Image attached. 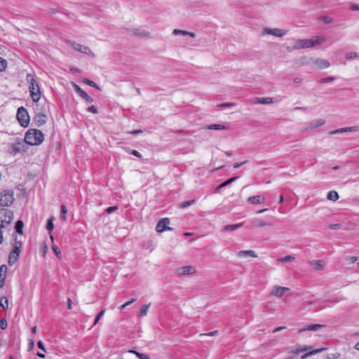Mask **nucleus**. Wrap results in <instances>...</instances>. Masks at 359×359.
I'll list each match as a JSON object with an SVG mask.
<instances>
[{
    "instance_id": "nucleus-51",
    "label": "nucleus",
    "mask_w": 359,
    "mask_h": 359,
    "mask_svg": "<svg viewBox=\"0 0 359 359\" xmlns=\"http://www.w3.org/2000/svg\"><path fill=\"white\" fill-rule=\"evenodd\" d=\"M104 310H102L100 312V313L96 316L95 319V321H94V323H93V325H95L98 322L99 320H100L101 317L104 315Z\"/></svg>"
},
{
    "instance_id": "nucleus-28",
    "label": "nucleus",
    "mask_w": 359,
    "mask_h": 359,
    "mask_svg": "<svg viewBox=\"0 0 359 359\" xmlns=\"http://www.w3.org/2000/svg\"><path fill=\"white\" fill-rule=\"evenodd\" d=\"M311 266L316 270H323L324 268L323 261L315 260L311 262Z\"/></svg>"
},
{
    "instance_id": "nucleus-5",
    "label": "nucleus",
    "mask_w": 359,
    "mask_h": 359,
    "mask_svg": "<svg viewBox=\"0 0 359 359\" xmlns=\"http://www.w3.org/2000/svg\"><path fill=\"white\" fill-rule=\"evenodd\" d=\"M17 118L20 126L23 128H27L29 126L30 118L28 112L25 107H20L18 109Z\"/></svg>"
},
{
    "instance_id": "nucleus-18",
    "label": "nucleus",
    "mask_w": 359,
    "mask_h": 359,
    "mask_svg": "<svg viewBox=\"0 0 359 359\" xmlns=\"http://www.w3.org/2000/svg\"><path fill=\"white\" fill-rule=\"evenodd\" d=\"M194 272L195 269L191 266H183L178 269V273L180 275H189L194 273Z\"/></svg>"
},
{
    "instance_id": "nucleus-54",
    "label": "nucleus",
    "mask_w": 359,
    "mask_h": 359,
    "mask_svg": "<svg viewBox=\"0 0 359 359\" xmlns=\"http://www.w3.org/2000/svg\"><path fill=\"white\" fill-rule=\"evenodd\" d=\"M87 111L88 112H91L93 114H97V109L95 106L92 105L87 108Z\"/></svg>"
},
{
    "instance_id": "nucleus-32",
    "label": "nucleus",
    "mask_w": 359,
    "mask_h": 359,
    "mask_svg": "<svg viewBox=\"0 0 359 359\" xmlns=\"http://www.w3.org/2000/svg\"><path fill=\"white\" fill-rule=\"evenodd\" d=\"M238 176H235V177H233L229 180H227L226 181L224 182L223 183L220 184L217 189H222V188H224L226 186H228L229 184H230L231 183L233 182L234 181H236L237 179H238Z\"/></svg>"
},
{
    "instance_id": "nucleus-35",
    "label": "nucleus",
    "mask_w": 359,
    "mask_h": 359,
    "mask_svg": "<svg viewBox=\"0 0 359 359\" xmlns=\"http://www.w3.org/2000/svg\"><path fill=\"white\" fill-rule=\"evenodd\" d=\"M0 306L4 310H7L8 307V300L6 297H3L0 299Z\"/></svg>"
},
{
    "instance_id": "nucleus-29",
    "label": "nucleus",
    "mask_w": 359,
    "mask_h": 359,
    "mask_svg": "<svg viewBox=\"0 0 359 359\" xmlns=\"http://www.w3.org/2000/svg\"><path fill=\"white\" fill-rule=\"evenodd\" d=\"M133 34L135 36H140V37H147L149 35V32H147L146 30L140 29H134L133 30Z\"/></svg>"
},
{
    "instance_id": "nucleus-59",
    "label": "nucleus",
    "mask_w": 359,
    "mask_h": 359,
    "mask_svg": "<svg viewBox=\"0 0 359 359\" xmlns=\"http://www.w3.org/2000/svg\"><path fill=\"white\" fill-rule=\"evenodd\" d=\"M37 346H38V348L41 349L42 351H45L46 352V349H45V347H44V345L43 344V342L41 341H39L37 342Z\"/></svg>"
},
{
    "instance_id": "nucleus-12",
    "label": "nucleus",
    "mask_w": 359,
    "mask_h": 359,
    "mask_svg": "<svg viewBox=\"0 0 359 359\" xmlns=\"http://www.w3.org/2000/svg\"><path fill=\"white\" fill-rule=\"evenodd\" d=\"M170 224V220L168 218H163L161 219L156 227V229L158 232H163L165 230H170L171 228L168 227V225Z\"/></svg>"
},
{
    "instance_id": "nucleus-30",
    "label": "nucleus",
    "mask_w": 359,
    "mask_h": 359,
    "mask_svg": "<svg viewBox=\"0 0 359 359\" xmlns=\"http://www.w3.org/2000/svg\"><path fill=\"white\" fill-rule=\"evenodd\" d=\"M24 224L22 220H18L15 223V231L19 234L23 233Z\"/></svg>"
},
{
    "instance_id": "nucleus-58",
    "label": "nucleus",
    "mask_w": 359,
    "mask_h": 359,
    "mask_svg": "<svg viewBox=\"0 0 359 359\" xmlns=\"http://www.w3.org/2000/svg\"><path fill=\"white\" fill-rule=\"evenodd\" d=\"M351 11H359V4H351Z\"/></svg>"
},
{
    "instance_id": "nucleus-25",
    "label": "nucleus",
    "mask_w": 359,
    "mask_h": 359,
    "mask_svg": "<svg viewBox=\"0 0 359 359\" xmlns=\"http://www.w3.org/2000/svg\"><path fill=\"white\" fill-rule=\"evenodd\" d=\"M243 224H244L243 222H241V223L236 224L226 225L224 226L223 231H235V230L239 229L240 227H241L243 225Z\"/></svg>"
},
{
    "instance_id": "nucleus-1",
    "label": "nucleus",
    "mask_w": 359,
    "mask_h": 359,
    "mask_svg": "<svg viewBox=\"0 0 359 359\" xmlns=\"http://www.w3.org/2000/svg\"><path fill=\"white\" fill-rule=\"evenodd\" d=\"M43 140V133L41 130L34 128L29 129L26 132L24 139L25 142L31 146L39 145Z\"/></svg>"
},
{
    "instance_id": "nucleus-48",
    "label": "nucleus",
    "mask_w": 359,
    "mask_h": 359,
    "mask_svg": "<svg viewBox=\"0 0 359 359\" xmlns=\"http://www.w3.org/2000/svg\"><path fill=\"white\" fill-rule=\"evenodd\" d=\"M8 327V323L6 320L1 318L0 319V328L3 330H6Z\"/></svg>"
},
{
    "instance_id": "nucleus-2",
    "label": "nucleus",
    "mask_w": 359,
    "mask_h": 359,
    "mask_svg": "<svg viewBox=\"0 0 359 359\" xmlns=\"http://www.w3.org/2000/svg\"><path fill=\"white\" fill-rule=\"evenodd\" d=\"M26 79L29 83L30 97L34 102H37L41 98V91L39 84L31 74H27Z\"/></svg>"
},
{
    "instance_id": "nucleus-10",
    "label": "nucleus",
    "mask_w": 359,
    "mask_h": 359,
    "mask_svg": "<svg viewBox=\"0 0 359 359\" xmlns=\"http://www.w3.org/2000/svg\"><path fill=\"white\" fill-rule=\"evenodd\" d=\"M289 290L290 289L288 287L275 285L272 287L270 294L272 296L280 298L283 297L284 293L289 291Z\"/></svg>"
},
{
    "instance_id": "nucleus-21",
    "label": "nucleus",
    "mask_w": 359,
    "mask_h": 359,
    "mask_svg": "<svg viewBox=\"0 0 359 359\" xmlns=\"http://www.w3.org/2000/svg\"><path fill=\"white\" fill-rule=\"evenodd\" d=\"M324 327H325V325H321V324L309 325L306 326V327L299 329L298 332L301 333V332H303L306 330L317 331L319 328Z\"/></svg>"
},
{
    "instance_id": "nucleus-26",
    "label": "nucleus",
    "mask_w": 359,
    "mask_h": 359,
    "mask_svg": "<svg viewBox=\"0 0 359 359\" xmlns=\"http://www.w3.org/2000/svg\"><path fill=\"white\" fill-rule=\"evenodd\" d=\"M255 103L258 104H271L273 103V99L272 97H257L255 99Z\"/></svg>"
},
{
    "instance_id": "nucleus-33",
    "label": "nucleus",
    "mask_w": 359,
    "mask_h": 359,
    "mask_svg": "<svg viewBox=\"0 0 359 359\" xmlns=\"http://www.w3.org/2000/svg\"><path fill=\"white\" fill-rule=\"evenodd\" d=\"M327 199L332 201H336L339 199V194L335 191H330L327 196Z\"/></svg>"
},
{
    "instance_id": "nucleus-47",
    "label": "nucleus",
    "mask_w": 359,
    "mask_h": 359,
    "mask_svg": "<svg viewBox=\"0 0 359 359\" xmlns=\"http://www.w3.org/2000/svg\"><path fill=\"white\" fill-rule=\"evenodd\" d=\"M22 248V242L15 238L13 249L15 250H20Z\"/></svg>"
},
{
    "instance_id": "nucleus-36",
    "label": "nucleus",
    "mask_w": 359,
    "mask_h": 359,
    "mask_svg": "<svg viewBox=\"0 0 359 359\" xmlns=\"http://www.w3.org/2000/svg\"><path fill=\"white\" fill-rule=\"evenodd\" d=\"M53 220L54 217H51L47 221L46 229L49 231V233H50L54 228Z\"/></svg>"
},
{
    "instance_id": "nucleus-46",
    "label": "nucleus",
    "mask_w": 359,
    "mask_h": 359,
    "mask_svg": "<svg viewBox=\"0 0 359 359\" xmlns=\"http://www.w3.org/2000/svg\"><path fill=\"white\" fill-rule=\"evenodd\" d=\"M52 250H53V252H55V254L57 257V258L62 259V253L58 247L53 245H52Z\"/></svg>"
},
{
    "instance_id": "nucleus-43",
    "label": "nucleus",
    "mask_w": 359,
    "mask_h": 359,
    "mask_svg": "<svg viewBox=\"0 0 359 359\" xmlns=\"http://www.w3.org/2000/svg\"><path fill=\"white\" fill-rule=\"evenodd\" d=\"M83 82L91 87H93V88H95L97 89H99V87L93 81L90 80V79H85L83 80Z\"/></svg>"
},
{
    "instance_id": "nucleus-17",
    "label": "nucleus",
    "mask_w": 359,
    "mask_h": 359,
    "mask_svg": "<svg viewBox=\"0 0 359 359\" xmlns=\"http://www.w3.org/2000/svg\"><path fill=\"white\" fill-rule=\"evenodd\" d=\"M7 270V266L5 264L0 266V288L4 285Z\"/></svg>"
},
{
    "instance_id": "nucleus-64",
    "label": "nucleus",
    "mask_w": 359,
    "mask_h": 359,
    "mask_svg": "<svg viewBox=\"0 0 359 359\" xmlns=\"http://www.w3.org/2000/svg\"><path fill=\"white\" fill-rule=\"evenodd\" d=\"M72 301L70 298H68L67 299V309L71 310L72 309Z\"/></svg>"
},
{
    "instance_id": "nucleus-4",
    "label": "nucleus",
    "mask_w": 359,
    "mask_h": 359,
    "mask_svg": "<svg viewBox=\"0 0 359 359\" xmlns=\"http://www.w3.org/2000/svg\"><path fill=\"white\" fill-rule=\"evenodd\" d=\"M13 217V213L11 210L0 209V228H5L11 224Z\"/></svg>"
},
{
    "instance_id": "nucleus-38",
    "label": "nucleus",
    "mask_w": 359,
    "mask_h": 359,
    "mask_svg": "<svg viewBox=\"0 0 359 359\" xmlns=\"http://www.w3.org/2000/svg\"><path fill=\"white\" fill-rule=\"evenodd\" d=\"M130 353H135L140 359H149V357L147 354L139 353L135 350L129 351Z\"/></svg>"
},
{
    "instance_id": "nucleus-55",
    "label": "nucleus",
    "mask_w": 359,
    "mask_h": 359,
    "mask_svg": "<svg viewBox=\"0 0 359 359\" xmlns=\"http://www.w3.org/2000/svg\"><path fill=\"white\" fill-rule=\"evenodd\" d=\"M341 226V224H332L328 226V228L330 229H339Z\"/></svg>"
},
{
    "instance_id": "nucleus-16",
    "label": "nucleus",
    "mask_w": 359,
    "mask_h": 359,
    "mask_svg": "<svg viewBox=\"0 0 359 359\" xmlns=\"http://www.w3.org/2000/svg\"><path fill=\"white\" fill-rule=\"evenodd\" d=\"M20 250H15L13 249L8 256V264L13 266L18 260Z\"/></svg>"
},
{
    "instance_id": "nucleus-62",
    "label": "nucleus",
    "mask_w": 359,
    "mask_h": 359,
    "mask_svg": "<svg viewBox=\"0 0 359 359\" xmlns=\"http://www.w3.org/2000/svg\"><path fill=\"white\" fill-rule=\"evenodd\" d=\"M217 332H218L217 330H215V331H212V332H208V333L203 334V335L212 337V336H214V335L217 334Z\"/></svg>"
},
{
    "instance_id": "nucleus-34",
    "label": "nucleus",
    "mask_w": 359,
    "mask_h": 359,
    "mask_svg": "<svg viewBox=\"0 0 359 359\" xmlns=\"http://www.w3.org/2000/svg\"><path fill=\"white\" fill-rule=\"evenodd\" d=\"M295 259V257L294 256H292V255H287V256H285L284 257H280L278 259V261L279 262H283V263H287V262H293L294 260Z\"/></svg>"
},
{
    "instance_id": "nucleus-52",
    "label": "nucleus",
    "mask_w": 359,
    "mask_h": 359,
    "mask_svg": "<svg viewBox=\"0 0 359 359\" xmlns=\"http://www.w3.org/2000/svg\"><path fill=\"white\" fill-rule=\"evenodd\" d=\"M116 210H118V206H111V207H109V208H107L106 209V212L107 214H111L112 212H114Z\"/></svg>"
},
{
    "instance_id": "nucleus-14",
    "label": "nucleus",
    "mask_w": 359,
    "mask_h": 359,
    "mask_svg": "<svg viewBox=\"0 0 359 359\" xmlns=\"http://www.w3.org/2000/svg\"><path fill=\"white\" fill-rule=\"evenodd\" d=\"M359 130V126H351V127H346V128H341L334 130L330 131L329 133L330 135L333 134H337V133H342L345 132H355Z\"/></svg>"
},
{
    "instance_id": "nucleus-45",
    "label": "nucleus",
    "mask_w": 359,
    "mask_h": 359,
    "mask_svg": "<svg viewBox=\"0 0 359 359\" xmlns=\"http://www.w3.org/2000/svg\"><path fill=\"white\" fill-rule=\"evenodd\" d=\"M335 81V78L334 76H329L326 78H323L319 81L320 83H331L332 81Z\"/></svg>"
},
{
    "instance_id": "nucleus-42",
    "label": "nucleus",
    "mask_w": 359,
    "mask_h": 359,
    "mask_svg": "<svg viewBox=\"0 0 359 359\" xmlns=\"http://www.w3.org/2000/svg\"><path fill=\"white\" fill-rule=\"evenodd\" d=\"M7 68V61L0 57V72H4Z\"/></svg>"
},
{
    "instance_id": "nucleus-13",
    "label": "nucleus",
    "mask_w": 359,
    "mask_h": 359,
    "mask_svg": "<svg viewBox=\"0 0 359 359\" xmlns=\"http://www.w3.org/2000/svg\"><path fill=\"white\" fill-rule=\"evenodd\" d=\"M72 47L77 51L81 52L82 53H85L86 55H91L94 57L95 55L92 53L90 49L86 46L76 43H72Z\"/></svg>"
},
{
    "instance_id": "nucleus-40",
    "label": "nucleus",
    "mask_w": 359,
    "mask_h": 359,
    "mask_svg": "<svg viewBox=\"0 0 359 359\" xmlns=\"http://www.w3.org/2000/svg\"><path fill=\"white\" fill-rule=\"evenodd\" d=\"M67 212V208H66V206L65 205H62L60 207V216H61V218L65 221L67 219V217H66Z\"/></svg>"
},
{
    "instance_id": "nucleus-39",
    "label": "nucleus",
    "mask_w": 359,
    "mask_h": 359,
    "mask_svg": "<svg viewBox=\"0 0 359 359\" xmlns=\"http://www.w3.org/2000/svg\"><path fill=\"white\" fill-rule=\"evenodd\" d=\"M195 201H196L194 199H193V200H189V201L182 202V203H180L179 207L180 208H186L189 207V205L194 204L195 203Z\"/></svg>"
},
{
    "instance_id": "nucleus-63",
    "label": "nucleus",
    "mask_w": 359,
    "mask_h": 359,
    "mask_svg": "<svg viewBox=\"0 0 359 359\" xmlns=\"http://www.w3.org/2000/svg\"><path fill=\"white\" fill-rule=\"evenodd\" d=\"M140 133H142V130H133L131 132H130V134H132V135H138V134H140Z\"/></svg>"
},
{
    "instance_id": "nucleus-56",
    "label": "nucleus",
    "mask_w": 359,
    "mask_h": 359,
    "mask_svg": "<svg viewBox=\"0 0 359 359\" xmlns=\"http://www.w3.org/2000/svg\"><path fill=\"white\" fill-rule=\"evenodd\" d=\"M130 154L137 157V158H142L141 154L137 150L133 149V150H131Z\"/></svg>"
},
{
    "instance_id": "nucleus-24",
    "label": "nucleus",
    "mask_w": 359,
    "mask_h": 359,
    "mask_svg": "<svg viewBox=\"0 0 359 359\" xmlns=\"http://www.w3.org/2000/svg\"><path fill=\"white\" fill-rule=\"evenodd\" d=\"M251 224L253 227H263L269 225V223L257 218L253 219L251 221Z\"/></svg>"
},
{
    "instance_id": "nucleus-53",
    "label": "nucleus",
    "mask_w": 359,
    "mask_h": 359,
    "mask_svg": "<svg viewBox=\"0 0 359 359\" xmlns=\"http://www.w3.org/2000/svg\"><path fill=\"white\" fill-rule=\"evenodd\" d=\"M236 104L234 103L230 102V103L222 104L218 105L217 107L221 108V109H222L225 108V107H233Z\"/></svg>"
},
{
    "instance_id": "nucleus-60",
    "label": "nucleus",
    "mask_w": 359,
    "mask_h": 359,
    "mask_svg": "<svg viewBox=\"0 0 359 359\" xmlns=\"http://www.w3.org/2000/svg\"><path fill=\"white\" fill-rule=\"evenodd\" d=\"M347 260H348L351 263H355L358 260L357 257H349L347 258Z\"/></svg>"
},
{
    "instance_id": "nucleus-31",
    "label": "nucleus",
    "mask_w": 359,
    "mask_h": 359,
    "mask_svg": "<svg viewBox=\"0 0 359 359\" xmlns=\"http://www.w3.org/2000/svg\"><path fill=\"white\" fill-rule=\"evenodd\" d=\"M150 305H151V304H145V305L142 306L140 312L137 314V316L143 317V316H147Z\"/></svg>"
},
{
    "instance_id": "nucleus-3",
    "label": "nucleus",
    "mask_w": 359,
    "mask_h": 359,
    "mask_svg": "<svg viewBox=\"0 0 359 359\" xmlns=\"http://www.w3.org/2000/svg\"><path fill=\"white\" fill-rule=\"evenodd\" d=\"M14 201V192L13 190L7 189L0 192V205L8 207Z\"/></svg>"
},
{
    "instance_id": "nucleus-44",
    "label": "nucleus",
    "mask_w": 359,
    "mask_h": 359,
    "mask_svg": "<svg viewBox=\"0 0 359 359\" xmlns=\"http://www.w3.org/2000/svg\"><path fill=\"white\" fill-rule=\"evenodd\" d=\"M324 350H326V348H320V349H316L314 351H312L309 352V353L305 354L304 356H302V358H305L306 357H307L309 355H312L320 353V352L323 351Z\"/></svg>"
},
{
    "instance_id": "nucleus-37",
    "label": "nucleus",
    "mask_w": 359,
    "mask_h": 359,
    "mask_svg": "<svg viewBox=\"0 0 359 359\" xmlns=\"http://www.w3.org/2000/svg\"><path fill=\"white\" fill-rule=\"evenodd\" d=\"M325 123V121L324 119H318L313 122V125L310 126V128H317L323 126Z\"/></svg>"
},
{
    "instance_id": "nucleus-19",
    "label": "nucleus",
    "mask_w": 359,
    "mask_h": 359,
    "mask_svg": "<svg viewBox=\"0 0 359 359\" xmlns=\"http://www.w3.org/2000/svg\"><path fill=\"white\" fill-rule=\"evenodd\" d=\"M237 256L238 257H245L247 256H250L252 257H257V255L256 254L255 251L252 250H240L237 252Z\"/></svg>"
},
{
    "instance_id": "nucleus-41",
    "label": "nucleus",
    "mask_w": 359,
    "mask_h": 359,
    "mask_svg": "<svg viewBox=\"0 0 359 359\" xmlns=\"http://www.w3.org/2000/svg\"><path fill=\"white\" fill-rule=\"evenodd\" d=\"M358 57H359V53H356V52L348 53L346 55V58L348 60H353V59L358 58Z\"/></svg>"
},
{
    "instance_id": "nucleus-23",
    "label": "nucleus",
    "mask_w": 359,
    "mask_h": 359,
    "mask_svg": "<svg viewBox=\"0 0 359 359\" xmlns=\"http://www.w3.org/2000/svg\"><path fill=\"white\" fill-rule=\"evenodd\" d=\"M306 48H309L308 39H299L296 42L295 45L293 47V49L298 50Z\"/></svg>"
},
{
    "instance_id": "nucleus-8",
    "label": "nucleus",
    "mask_w": 359,
    "mask_h": 359,
    "mask_svg": "<svg viewBox=\"0 0 359 359\" xmlns=\"http://www.w3.org/2000/svg\"><path fill=\"white\" fill-rule=\"evenodd\" d=\"M75 91L82 97L86 102L91 103L93 98L91 97L86 91H84L79 85L74 83Z\"/></svg>"
},
{
    "instance_id": "nucleus-57",
    "label": "nucleus",
    "mask_w": 359,
    "mask_h": 359,
    "mask_svg": "<svg viewBox=\"0 0 359 359\" xmlns=\"http://www.w3.org/2000/svg\"><path fill=\"white\" fill-rule=\"evenodd\" d=\"M248 163V161H244L243 162H241V163H234L233 165V167L234 168H238L239 167H241V165L245 164Z\"/></svg>"
},
{
    "instance_id": "nucleus-50",
    "label": "nucleus",
    "mask_w": 359,
    "mask_h": 359,
    "mask_svg": "<svg viewBox=\"0 0 359 359\" xmlns=\"http://www.w3.org/2000/svg\"><path fill=\"white\" fill-rule=\"evenodd\" d=\"M320 20L324 22L325 24H330L332 22V18L329 16H323L320 18Z\"/></svg>"
},
{
    "instance_id": "nucleus-6",
    "label": "nucleus",
    "mask_w": 359,
    "mask_h": 359,
    "mask_svg": "<svg viewBox=\"0 0 359 359\" xmlns=\"http://www.w3.org/2000/svg\"><path fill=\"white\" fill-rule=\"evenodd\" d=\"M25 141L22 140H18L16 142L13 143L10 147V153L12 155H15L19 153L25 152L27 147Z\"/></svg>"
},
{
    "instance_id": "nucleus-15",
    "label": "nucleus",
    "mask_w": 359,
    "mask_h": 359,
    "mask_svg": "<svg viewBox=\"0 0 359 359\" xmlns=\"http://www.w3.org/2000/svg\"><path fill=\"white\" fill-rule=\"evenodd\" d=\"M325 40L326 39L324 36H316L314 38L308 39V46L309 48L314 47L315 46L320 44L323 42L325 41Z\"/></svg>"
},
{
    "instance_id": "nucleus-27",
    "label": "nucleus",
    "mask_w": 359,
    "mask_h": 359,
    "mask_svg": "<svg viewBox=\"0 0 359 359\" xmlns=\"http://www.w3.org/2000/svg\"><path fill=\"white\" fill-rule=\"evenodd\" d=\"M205 128L208 130H225L228 128V126L222 124H212L206 126Z\"/></svg>"
},
{
    "instance_id": "nucleus-11",
    "label": "nucleus",
    "mask_w": 359,
    "mask_h": 359,
    "mask_svg": "<svg viewBox=\"0 0 359 359\" xmlns=\"http://www.w3.org/2000/svg\"><path fill=\"white\" fill-rule=\"evenodd\" d=\"M33 121L36 126L40 127L46 123L47 116L43 113L39 112L33 118Z\"/></svg>"
},
{
    "instance_id": "nucleus-9",
    "label": "nucleus",
    "mask_w": 359,
    "mask_h": 359,
    "mask_svg": "<svg viewBox=\"0 0 359 359\" xmlns=\"http://www.w3.org/2000/svg\"><path fill=\"white\" fill-rule=\"evenodd\" d=\"M310 62L320 69H326L330 66V63L328 60L321 58H311Z\"/></svg>"
},
{
    "instance_id": "nucleus-49",
    "label": "nucleus",
    "mask_w": 359,
    "mask_h": 359,
    "mask_svg": "<svg viewBox=\"0 0 359 359\" xmlns=\"http://www.w3.org/2000/svg\"><path fill=\"white\" fill-rule=\"evenodd\" d=\"M136 298H133L131 300L126 302L124 304L121 305V307H120V309L121 310H123L124 309L126 306L130 305L131 304H133V302H135L136 301Z\"/></svg>"
},
{
    "instance_id": "nucleus-7",
    "label": "nucleus",
    "mask_w": 359,
    "mask_h": 359,
    "mask_svg": "<svg viewBox=\"0 0 359 359\" xmlns=\"http://www.w3.org/2000/svg\"><path fill=\"white\" fill-rule=\"evenodd\" d=\"M263 33L265 34L273 35L277 37H282L287 33V30L278 28H264Z\"/></svg>"
},
{
    "instance_id": "nucleus-22",
    "label": "nucleus",
    "mask_w": 359,
    "mask_h": 359,
    "mask_svg": "<svg viewBox=\"0 0 359 359\" xmlns=\"http://www.w3.org/2000/svg\"><path fill=\"white\" fill-rule=\"evenodd\" d=\"M248 201L253 204H260L265 201V197L260 195L250 196L248 198Z\"/></svg>"
},
{
    "instance_id": "nucleus-20",
    "label": "nucleus",
    "mask_w": 359,
    "mask_h": 359,
    "mask_svg": "<svg viewBox=\"0 0 359 359\" xmlns=\"http://www.w3.org/2000/svg\"><path fill=\"white\" fill-rule=\"evenodd\" d=\"M172 34H174V35L189 36H190L191 38H195L196 37V34L194 32H188V31H185V30H182V29H175L172 31Z\"/></svg>"
},
{
    "instance_id": "nucleus-61",
    "label": "nucleus",
    "mask_w": 359,
    "mask_h": 359,
    "mask_svg": "<svg viewBox=\"0 0 359 359\" xmlns=\"http://www.w3.org/2000/svg\"><path fill=\"white\" fill-rule=\"evenodd\" d=\"M285 329H286V327H284V326L276 327L275 330H273V333H276L277 332L283 330Z\"/></svg>"
}]
</instances>
